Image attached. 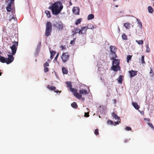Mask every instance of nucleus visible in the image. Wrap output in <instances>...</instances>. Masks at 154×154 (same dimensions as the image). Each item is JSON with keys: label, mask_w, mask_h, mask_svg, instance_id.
<instances>
[{"label": "nucleus", "mask_w": 154, "mask_h": 154, "mask_svg": "<svg viewBox=\"0 0 154 154\" xmlns=\"http://www.w3.org/2000/svg\"><path fill=\"white\" fill-rule=\"evenodd\" d=\"M63 8V6L60 2H56L52 4L51 6L49 7V9L51 10L52 14L57 15L61 11Z\"/></svg>", "instance_id": "f257e3e1"}, {"label": "nucleus", "mask_w": 154, "mask_h": 154, "mask_svg": "<svg viewBox=\"0 0 154 154\" xmlns=\"http://www.w3.org/2000/svg\"><path fill=\"white\" fill-rule=\"evenodd\" d=\"M8 58H5L0 56V61L2 63H6L9 64L12 63L14 59V57L11 54L8 55Z\"/></svg>", "instance_id": "f03ea898"}, {"label": "nucleus", "mask_w": 154, "mask_h": 154, "mask_svg": "<svg viewBox=\"0 0 154 154\" xmlns=\"http://www.w3.org/2000/svg\"><path fill=\"white\" fill-rule=\"evenodd\" d=\"M52 25L50 21L47 22L46 23L45 35L46 37L50 36L52 31Z\"/></svg>", "instance_id": "7ed1b4c3"}, {"label": "nucleus", "mask_w": 154, "mask_h": 154, "mask_svg": "<svg viewBox=\"0 0 154 154\" xmlns=\"http://www.w3.org/2000/svg\"><path fill=\"white\" fill-rule=\"evenodd\" d=\"M13 43L14 45L10 47L12 51V54L11 55H12V56L16 53L18 44V42L14 41Z\"/></svg>", "instance_id": "20e7f679"}, {"label": "nucleus", "mask_w": 154, "mask_h": 154, "mask_svg": "<svg viewBox=\"0 0 154 154\" xmlns=\"http://www.w3.org/2000/svg\"><path fill=\"white\" fill-rule=\"evenodd\" d=\"M69 55L67 52H64L62 54L61 56L62 61L65 63L66 62L69 60Z\"/></svg>", "instance_id": "39448f33"}, {"label": "nucleus", "mask_w": 154, "mask_h": 154, "mask_svg": "<svg viewBox=\"0 0 154 154\" xmlns=\"http://www.w3.org/2000/svg\"><path fill=\"white\" fill-rule=\"evenodd\" d=\"M70 91L72 93L74 96L78 99H80L82 97V95L80 94L77 92V90L76 88H72L69 89Z\"/></svg>", "instance_id": "423d86ee"}, {"label": "nucleus", "mask_w": 154, "mask_h": 154, "mask_svg": "<svg viewBox=\"0 0 154 154\" xmlns=\"http://www.w3.org/2000/svg\"><path fill=\"white\" fill-rule=\"evenodd\" d=\"M111 115L113 118L115 120H118L117 122H115L114 123L115 125H118L119 123H120V118L115 113L113 112L111 113Z\"/></svg>", "instance_id": "0eeeda50"}, {"label": "nucleus", "mask_w": 154, "mask_h": 154, "mask_svg": "<svg viewBox=\"0 0 154 154\" xmlns=\"http://www.w3.org/2000/svg\"><path fill=\"white\" fill-rule=\"evenodd\" d=\"M65 26V25L61 22L58 23L57 27L59 30H62Z\"/></svg>", "instance_id": "6e6552de"}, {"label": "nucleus", "mask_w": 154, "mask_h": 154, "mask_svg": "<svg viewBox=\"0 0 154 154\" xmlns=\"http://www.w3.org/2000/svg\"><path fill=\"white\" fill-rule=\"evenodd\" d=\"M87 30V28L86 27V26H83L82 28L79 31V34H84L86 33Z\"/></svg>", "instance_id": "1a4fd4ad"}, {"label": "nucleus", "mask_w": 154, "mask_h": 154, "mask_svg": "<svg viewBox=\"0 0 154 154\" xmlns=\"http://www.w3.org/2000/svg\"><path fill=\"white\" fill-rule=\"evenodd\" d=\"M79 9L77 7H74L72 8V12L75 15L79 14Z\"/></svg>", "instance_id": "9d476101"}, {"label": "nucleus", "mask_w": 154, "mask_h": 154, "mask_svg": "<svg viewBox=\"0 0 154 154\" xmlns=\"http://www.w3.org/2000/svg\"><path fill=\"white\" fill-rule=\"evenodd\" d=\"M129 72L130 73V77L131 78L136 75L137 74V71L133 70L129 71Z\"/></svg>", "instance_id": "9b49d317"}, {"label": "nucleus", "mask_w": 154, "mask_h": 154, "mask_svg": "<svg viewBox=\"0 0 154 154\" xmlns=\"http://www.w3.org/2000/svg\"><path fill=\"white\" fill-rule=\"evenodd\" d=\"M111 69L114 71H116L118 70H120V69L119 66L112 65V67Z\"/></svg>", "instance_id": "f8f14e48"}, {"label": "nucleus", "mask_w": 154, "mask_h": 154, "mask_svg": "<svg viewBox=\"0 0 154 154\" xmlns=\"http://www.w3.org/2000/svg\"><path fill=\"white\" fill-rule=\"evenodd\" d=\"M86 27L87 28V29H92L96 28V25H94L92 23L88 24L87 26Z\"/></svg>", "instance_id": "ddd939ff"}, {"label": "nucleus", "mask_w": 154, "mask_h": 154, "mask_svg": "<svg viewBox=\"0 0 154 154\" xmlns=\"http://www.w3.org/2000/svg\"><path fill=\"white\" fill-rule=\"evenodd\" d=\"M79 92L80 94H81V95L82 94L84 95L88 94L87 90L81 88L80 89Z\"/></svg>", "instance_id": "4468645a"}, {"label": "nucleus", "mask_w": 154, "mask_h": 154, "mask_svg": "<svg viewBox=\"0 0 154 154\" xmlns=\"http://www.w3.org/2000/svg\"><path fill=\"white\" fill-rule=\"evenodd\" d=\"M110 52L112 54H115V52L117 49V48L115 47L112 46H110Z\"/></svg>", "instance_id": "2eb2a0df"}, {"label": "nucleus", "mask_w": 154, "mask_h": 154, "mask_svg": "<svg viewBox=\"0 0 154 154\" xmlns=\"http://www.w3.org/2000/svg\"><path fill=\"white\" fill-rule=\"evenodd\" d=\"M113 61L112 64L113 65L118 66L120 63V60H119L114 59V60H112Z\"/></svg>", "instance_id": "dca6fc26"}, {"label": "nucleus", "mask_w": 154, "mask_h": 154, "mask_svg": "<svg viewBox=\"0 0 154 154\" xmlns=\"http://www.w3.org/2000/svg\"><path fill=\"white\" fill-rule=\"evenodd\" d=\"M132 104L134 108L137 110H138L140 108V106L136 103L133 102L132 103Z\"/></svg>", "instance_id": "f3484780"}, {"label": "nucleus", "mask_w": 154, "mask_h": 154, "mask_svg": "<svg viewBox=\"0 0 154 154\" xmlns=\"http://www.w3.org/2000/svg\"><path fill=\"white\" fill-rule=\"evenodd\" d=\"M47 88L51 91H54L56 89V88L55 86H51L48 85L47 86Z\"/></svg>", "instance_id": "a211bd4d"}, {"label": "nucleus", "mask_w": 154, "mask_h": 154, "mask_svg": "<svg viewBox=\"0 0 154 154\" xmlns=\"http://www.w3.org/2000/svg\"><path fill=\"white\" fill-rule=\"evenodd\" d=\"M79 30V29L78 28H76L74 29L72 31V35H74L76 34L78 32V31Z\"/></svg>", "instance_id": "6ab92c4d"}, {"label": "nucleus", "mask_w": 154, "mask_h": 154, "mask_svg": "<svg viewBox=\"0 0 154 154\" xmlns=\"http://www.w3.org/2000/svg\"><path fill=\"white\" fill-rule=\"evenodd\" d=\"M62 72L64 74H67L68 73V70L64 67L62 68Z\"/></svg>", "instance_id": "aec40b11"}, {"label": "nucleus", "mask_w": 154, "mask_h": 154, "mask_svg": "<svg viewBox=\"0 0 154 154\" xmlns=\"http://www.w3.org/2000/svg\"><path fill=\"white\" fill-rule=\"evenodd\" d=\"M50 58L51 59H52L54 57V55L56 54V52L55 51H50Z\"/></svg>", "instance_id": "412c9836"}, {"label": "nucleus", "mask_w": 154, "mask_h": 154, "mask_svg": "<svg viewBox=\"0 0 154 154\" xmlns=\"http://www.w3.org/2000/svg\"><path fill=\"white\" fill-rule=\"evenodd\" d=\"M66 84L67 85V87H68L70 89L72 88V85L71 82H66Z\"/></svg>", "instance_id": "4be33fe9"}, {"label": "nucleus", "mask_w": 154, "mask_h": 154, "mask_svg": "<svg viewBox=\"0 0 154 154\" xmlns=\"http://www.w3.org/2000/svg\"><path fill=\"white\" fill-rule=\"evenodd\" d=\"M94 17V16L93 14H90L88 17L87 19L88 20H90L93 19Z\"/></svg>", "instance_id": "5701e85b"}, {"label": "nucleus", "mask_w": 154, "mask_h": 154, "mask_svg": "<svg viewBox=\"0 0 154 154\" xmlns=\"http://www.w3.org/2000/svg\"><path fill=\"white\" fill-rule=\"evenodd\" d=\"M131 24L128 23H126L124 24V26L127 29H129L130 27Z\"/></svg>", "instance_id": "b1692460"}, {"label": "nucleus", "mask_w": 154, "mask_h": 154, "mask_svg": "<svg viewBox=\"0 0 154 154\" xmlns=\"http://www.w3.org/2000/svg\"><path fill=\"white\" fill-rule=\"evenodd\" d=\"M71 106L73 108L76 109L78 107V105L75 102H74L71 104Z\"/></svg>", "instance_id": "393cba45"}, {"label": "nucleus", "mask_w": 154, "mask_h": 154, "mask_svg": "<svg viewBox=\"0 0 154 154\" xmlns=\"http://www.w3.org/2000/svg\"><path fill=\"white\" fill-rule=\"evenodd\" d=\"M148 11L149 13H152L153 12V9L152 7L150 6H149L148 7Z\"/></svg>", "instance_id": "a878e982"}, {"label": "nucleus", "mask_w": 154, "mask_h": 154, "mask_svg": "<svg viewBox=\"0 0 154 154\" xmlns=\"http://www.w3.org/2000/svg\"><path fill=\"white\" fill-rule=\"evenodd\" d=\"M45 13L46 14V16L48 18H49L51 17L50 13L49 11L48 10L45 11Z\"/></svg>", "instance_id": "bb28decb"}, {"label": "nucleus", "mask_w": 154, "mask_h": 154, "mask_svg": "<svg viewBox=\"0 0 154 154\" xmlns=\"http://www.w3.org/2000/svg\"><path fill=\"white\" fill-rule=\"evenodd\" d=\"M82 19L81 18H79L76 21V22H75V24L78 25L82 21Z\"/></svg>", "instance_id": "cd10ccee"}, {"label": "nucleus", "mask_w": 154, "mask_h": 154, "mask_svg": "<svg viewBox=\"0 0 154 154\" xmlns=\"http://www.w3.org/2000/svg\"><path fill=\"white\" fill-rule=\"evenodd\" d=\"M122 78H123V76L122 75H120L119 78H118V82H119L121 83V84H122Z\"/></svg>", "instance_id": "c85d7f7f"}, {"label": "nucleus", "mask_w": 154, "mask_h": 154, "mask_svg": "<svg viewBox=\"0 0 154 154\" xmlns=\"http://www.w3.org/2000/svg\"><path fill=\"white\" fill-rule=\"evenodd\" d=\"M136 42L139 45H142L143 44V42L142 40H136Z\"/></svg>", "instance_id": "c756f323"}, {"label": "nucleus", "mask_w": 154, "mask_h": 154, "mask_svg": "<svg viewBox=\"0 0 154 154\" xmlns=\"http://www.w3.org/2000/svg\"><path fill=\"white\" fill-rule=\"evenodd\" d=\"M122 39L124 40H126L127 39V36L125 34H123L122 35Z\"/></svg>", "instance_id": "7c9ffc66"}, {"label": "nucleus", "mask_w": 154, "mask_h": 154, "mask_svg": "<svg viewBox=\"0 0 154 154\" xmlns=\"http://www.w3.org/2000/svg\"><path fill=\"white\" fill-rule=\"evenodd\" d=\"M132 56L131 55H128L127 57V62L128 63L129 61L131 59Z\"/></svg>", "instance_id": "2f4dec72"}, {"label": "nucleus", "mask_w": 154, "mask_h": 154, "mask_svg": "<svg viewBox=\"0 0 154 154\" xmlns=\"http://www.w3.org/2000/svg\"><path fill=\"white\" fill-rule=\"evenodd\" d=\"M10 18L9 19V21L10 22L11 21L12 19H14V20H16L17 18L14 16H12L11 15H10Z\"/></svg>", "instance_id": "473e14b6"}, {"label": "nucleus", "mask_w": 154, "mask_h": 154, "mask_svg": "<svg viewBox=\"0 0 154 154\" xmlns=\"http://www.w3.org/2000/svg\"><path fill=\"white\" fill-rule=\"evenodd\" d=\"M144 56H142L141 58V61L142 64H144L145 63V62L144 61Z\"/></svg>", "instance_id": "72a5a7b5"}, {"label": "nucleus", "mask_w": 154, "mask_h": 154, "mask_svg": "<svg viewBox=\"0 0 154 154\" xmlns=\"http://www.w3.org/2000/svg\"><path fill=\"white\" fill-rule=\"evenodd\" d=\"M112 54V57L111 58V60H114V59L116 58L117 57V55L115 53V54Z\"/></svg>", "instance_id": "f704fd0d"}, {"label": "nucleus", "mask_w": 154, "mask_h": 154, "mask_svg": "<svg viewBox=\"0 0 154 154\" xmlns=\"http://www.w3.org/2000/svg\"><path fill=\"white\" fill-rule=\"evenodd\" d=\"M146 52H150V48L149 47V45H146Z\"/></svg>", "instance_id": "c9c22d12"}, {"label": "nucleus", "mask_w": 154, "mask_h": 154, "mask_svg": "<svg viewBox=\"0 0 154 154\" xmlns=\"http://www.w3.org/2000/svg\"><path fill=\"white\" fill-rule=\"evenodd\" d=\"M94 133L96 135H99V133L98 129H96L95 130Z\"/></svg>", "instance_id": "e433bc0d"}, {"label": "nucleus", "mask_w": 154, "mask_h": 154, "mask_svg": "<svg viewBox=\"0 0 154 154\" xmlns=\"http://www.w3.org/2000/svg\"><path fill=\"white\" fill-rule=\"evenodd\" d=\"M44 71L45 72H48L49 71L48 68L47 67H44Z\"/></svg>", "instance_id": "4c0bfd02"}, {"label": "nucleus", "mask_w": 154, "mask_h": 154, "mask_svg": "<svg viewBox=\"0 0 154 154\" xmlns=\"http://www.w3.org/2000/svg\"><path fill=\"white\" fill-rule=\"evenodd\" d=\"M107 123L108 124H110L111 125H113V121L110 120H108L107 121Z\"/></svg>", "instance_id": "58836bf2"}, {"label": "nucleus", "mask_w": 154, "mask_h": 154, "mask_svg": "<svg viewBox=\"0 0 154 154\" xmlns=\"http://www.w3.org/2000/svg\"><path fill=\"white\" fill-rule=\"evenodd\" d=\"M148 124L151 128L154 129V127H153L152 124L150 122L148 123Z\"/></svg>", "instance_id": "ea45409f"}, {"label": "nucleus", "mask_w": 154, "mask_h": 154, "mask_svg": "<svg viewBox=\"0 0 154 154\" xmlns=\"http://www.w3.org/2000/svg\"><path fill=\"white\" fill-rule=\"evenodd\" d=\"M125 130L127 131H130L132 129L131 127L127 126L125 128Z\"/></svg>", "instance_id": "a19ab883"}, {"label": "nucleus", "mask_w": 154, "mask_h": 154, "mask_svg": "<svg viewBox=\"0 0 154 154\" xmlns=\"http://www.w3.org/2000/svg\"><path fill=\"white\" fill-rule=\"evenodd\" d=\"M149 73L150 74H152V78L154 79V73H153V71L152 70V69H151Z\"/></svg>", "instance_id": "79ce46f5"}, {"label": "nucleus", "mask_w": 154, "mask_h": 154, "mask_svg": "<svg viewBox=\"0 0 154 154\" xmlns=\"http://www.w3.org/2000/svg\"><path fill=\"white\" fill-rule=\"evenodd\" d=\"M89 113L88 112L85 113V116L86 117H88L89 116Z\"/></svg>", "instance_id": "37998d69"}, {"label": "nucleus", "mask_w": 154, "mask_h": 154, "mask_svg": "<svg viewBox=\"0 0 154 154\" xmlns=\"http://www.w3.org/2000/svg\"><path fill=\"white\" fill-rule=\"evenodd\" d=\"M49 66V64L47 62H46L44 65V67L48 66Z\"/></svg>", "instance_id": "c03bdc74"}, {"label": "nucleus", "mask_w": 154, "mask_h": 154, "mask_svg": "<svg viewBox=\"0 0 154 154\" xmlns=\"http://www.w3.org/2000/svg\"><path fill=\"white\" fill-rule=\"evenodd\" d=\"M138 21V22L139 23V26H140V27H141L142 26V24L141 23V22H140V20L139 19H137V20Z\"/></svg>", "instance_id": "a18cd8bd"}, {"label": "nucleus", "mask_w": 154, "mask_h": 154, "mask_svg": "<svg viewBox=\"0 0 154 154\" xmlns=\"http://www.w3.org/2000/svg\"><path fill=\"white\" fill-rule=\"evenodd\" d=\"M54 92L57 93H58V92L60 93L61 92V91H60L59 90H54Z\"/></svg>", "instance_id": "49530a36"}, {"label": "nucleus", "mask_w": 154, "mask_h": 154, "mask_svg": "<svg viewBox=\"0 0 154 154\" xmlns=\"http://www.w3.org/2000/svg\"><path fill=\"white\" fill-rule=\"evenodd\" d=\"M58 55H59V53L57 54V55L56 57H55L54 58V60H57V57H58Z\"/></svg>", "instance_id": "de8ad7c7"}, {"label": "nucleus", "mask_w": 154, "mask_h": 154, "mask_svg": "<svg viewBox=\"0 0 154 154\" xmlns=\"http://www.w3.org/2000/svg\"><path fill=\"white\" fill-rule=\"evenodd\" d=\"M74 43H75V42L73 40H72L71 41V42H70V44H73Z\"/></svg>", "instance_id": "09e8293b"}, {"label": "nucleus", "mask_w": 154, "mask_h": 154, "mask_svg": "<svg viewBox=\"0 0 154 154\" xmlns=\"http://www.w3.org/2000/svg\"><path fill=\"white\" fill-rule=\"evenodd\" d=\"M61 48L62 49V50H63L65 49V47L64 46H61Z\"/></svg>", "instance_id": "8fccbe9b"}, {"label": "nucleus", "mask_w": 154, "mask_h": 154, "mask_svg": "<svg viewBox=\"0 0 154 154\" xmlns=\"http://www.w3.org/2000/svg\"><path fill=\"white\" fill-rule=\"evenodd\" d=\"M128 140H125V143H126V142H127L128 141Z\"/></svg>", "instance_id": "3c124183"}, {"label": "nucleus", "mask_w": 154, "mask_h": 154, "mask_svg": "<svg viewBox=\"0 0 154 154\" xmlns=\"http://www.w3.org/2000/svg\"><path fill=\"white\" fill-rule=\"evenodd\" d=\"M118 30H119V32H120V29L119 28V27H118Z\"/></svg>", "instance_id": "603ef678"}, {"label": "nucleus", "mask_w": 154, "mask_h": 154, "mask_svg": "<svg viewBox=\"0 0 154 154\" xmlns=\"http://www.w3.org/2000/svg\"><path fill=\"white\" fill-rule=\"evenodd\" d=\"M115 7H118V5H116L115 6Z\"/></svg>", "instance_id": "864d4df0"}, {"label": "nucleus", "mask_w": 154, "mask_h": 154, "mask_svg": "<svg viewBox=\"0 0 154 154\" xmlns=\"http://www.w3.org/2000/svg\"><path fill=\"white\" fill-rule=\"evenodd\" d=\"M82 100H84V98H82Z\"/></svg>", "instance_id": "5fc2aeb1"}, {"label": "nucleus", "mask_w": 154, "mask_h": 154, "mask_svg": "<svg viewBox=\"0 0 154 154\" xmlns=\"http://www.w3.org/2000/svg\"><path fill=\"white\" fill-rule=\"evenodd\" d=\"M114 1H117L118 0H113Z\"/></svg>", "instance_id": "6e6d98bb"}, {"label": "nucleus", "mask_w": 154, "mask_h": 154, "mask_svg": "<svg viewBox=\"0 0 154 154\" xmlns=\"http://www.w3.org/2000/svg\"><path fill=\"white\" fill-rule=\"evenodd\" d=\"M99 117H100V116H99Z\"/></svg>", "instance_id": "4d7b16f0"}, {"label": "nucleus", "mask_w": 154, "mask_h": 154, "mask_svg": "<svg viewBox=\"0 0 154 154\" xmlns=\"http://www.w3.org/2000/svg\"><path fill=\"white\" fill-rule=\"evenodd\" d=\"M128 0V1H129V0Z\"/></svg>", "instance_id": "13d9d810"}]
</instances>
